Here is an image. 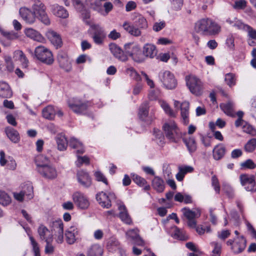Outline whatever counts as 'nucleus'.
<instances>
[{"label":"nucleus","mask_w":256,"mask_h":256,"mask_svg":"<svg viewBox=\"0 0 256 256\" xmlns=\"http://www.w3.org/2000/svg\"><path fill=\"white\" fill-rule=\"evenodd\" d=\"M212 185L216 192V194H220V184L219 180L216 175H214L212 178Z\"/></svg>","instance_id":"obj_58"},{"label":"nucleus","mask_w":256,"mask_h":256,"mask_svg":"<svg viewBox=\"0 0 256 256\" xmlns=\"http://www.w3.org/2000/svg\"><path fill=\"white\" fill-rule=\"evenodd\" d=\"M183 142L190 153L194 152L196 150V144L193 137L183 138Z\"/></svg>","instance_id":"obj_38"},{"label":"nucleus","mask_w":256,"mask_h":256,"mask_svg":"<svg viewBox=\"0 0 256 256\" xmlns=\"http://www.w3.org/2000/svg\"><path fill=\"white\" fill-rule=\"evenodd\" d=\"M58 60L60 66L66 72H69L72 69L71 62L68 55L63 52L58 54Z\"/></svg>","instance_id":"obj_19"},{"label":"nucleus","mask_w":256,"mask_h":256,"mask_svg":"<svg viewBox=\"0 0 256 256\" xmlns=\"http://www.w3.org/2000/svg\"><path fill=\"white\" fill-rule=\"evenodd\" d=\"M26 231L28 233L30 241L31 244L32 246V250L34 252V256H40V250L38 242L35 240L33 236L30 234V229L28 228H24Z\"/></svg>","instance_id":"obj_39"},{"label":"nucleus","mask_w":256,"mask_h":256,"mask_svg":"<svg viewBox=\"0 0 256 256\" xmlns=\"http://www.w3.org/2000/svg\"><path fill=\"white\" fill-rule=\"evenodd\" d=\"M103 249L98 244L92 245L88 250L87 256H102Z\"/></svg>","instance_id":"obj_34"},{"label":"nucleus","mask_w":256,"mask_h":256,"mask_svg":"<svg viewBox=\"0 0 256 256\" xmlns=\"http://www.w3.org/2000/svg\"><path fill=\"white\" fill-rule=\"evenodd\" d=\"M225 81L230 86H233L236 84L234 76L232 74H228L226 75Z\"/></svg>","instance_id":"obj_63"},{"label":"nucleus","mask_w":256,"mask_h":256,"mask_svg":"<svg viewBox=\"0 0 256 256\" xmlns=\"http://www.w3.org/2000/svg\"><path fill=\"white\" fill-rule=\"evenodd\" d=\"M159 76L161 82L167 89L172 90L176 88V80L174 75L170 71L166 70L160 72Z\"/></svg>","instance_id":"obj_8"},{"label":"nucleus","mask_w":256,"mask_h":256,"mask_svg":"<svg viewBox=\"0 0 256 256\" xmlns=\"http://www.w3.org/2000/svg\"><path fill=\"white\" fill-rule=\"evenodd\" d=\"M79 233L80 228L77 224H74L69 227L65 233L66 242L70 244H74Z\"/></svg>","instance_id":"obj_16"},{"label":"nucleus","mask_w":256,"mask_h":256,"mask_svg":"<svg viewBox=\"0 0 256 256\" xmlns=\"http://www.w3.org/2000/svg\"><path fill=\"white\" fill-rule=\"evenodd\" d=\"M19 14L24 22L29 24H34L36 20V16L32 10L26 7L21 8L19 10Z\"/></svg>","instance_id":"obj_14"},{"label":"nucleus","mask_w":256,"mask_h":256,"mask_svg":"<svg viewBox=\"0 0 256 256\" xmlns=\"http://www.w3.org/2000/svg\"><path fill=\"white\" fill-rule=\"evenodd\" d=\"M186 84L192 94L199 96L202 94L204 86L202 81L194 75L186 76Z\"/></svg>","instance_id":"obj_4"},{"label":"nucleus","mask_w":256,"mask_h":256,"mask_svg":"<svg viewBox=\"0 0 256 256\" xmlns=\"http://www.w3.org/2000/svg\"><path fill=\"white\" fill-rule=\"evenodd\" d=\"M125 50L136 62L142 63L144 62L143 50L140 46L136 44H128L124 46Z\"/></svg>","instance_id":"obj_6"},{"label":"nucleus","mask_w":256,"mask_h":256,"mask_svg":"<svg viewBox=\"0 0 256 256\" xmlns=\"http://www.w3.org/2000/svg\"><path fill=\"white\" fill-rule=\"evenodd\" d=\"M122 26L125 30L132 36L138 37L142 34V32L140 28L136 26L131 24L129 22H124Z\"/></svg>","instance_id":"obj_28"},{"label":"nucleus","mask_w":256,"mask_h":256,"mask_svg":"<svg viewBox=\"0 0 256 256\" xmlns=\"http://www.w3.org/2000/svg\"><path fill=\"white\" fill-rule=\"evenodd\" d=\"M109 48L114 56L120 61L125 62L128 60V56L116 44H110L109 45Z\"/></svg>","instance_id":"obj_18"},{"label":"nucleus","mask_w":256,"mask_h":256,"mask_svg":"<svg viewBox=\"0 0 256 256\" xmlns=\"http://www.w3.org/2000/svg\"><path fill=\"white\" fill-rule=\"evenodd\" d=\"M240 166L244 169H254L256 168V164L251 159H248L240 164Z\"/></svg>","instance_id":"obj_55"},{"label":"nucleus","mask_w":256,"mask_h":256,"mask_svg":"<svg viewBox=\"0 0 256 256\" xmlns=\"http://www.w3.org/2000/svg\"><path fill=\"white\" fill-rule=\"evenodd\" d=\"M38 233L40 240L45 242L53 240V234L50 230L44 225H40L38 228Z\"/></svg>","instance_id":"obj_23"},{"label":"nucleus","mask_w":256,"mask_h":256,"mask_svg":"<svg viewBox=\"0 0 256 256\" xmlns=\"http://www.w3.org/2000/svg\"><path fill=\"white\" fill-rule=\"evenodd\" d=\"M143 52L144 54V60L146 58H154L157 54L158 50L156 46L151 44H146L143 47Z\"/></svg>","instance_id":"obj_24"},{"label":"nucleus","mask_w":256,"mask_h":256,"mask_svg":"<svg viewBox=\"0 0 256 256\" xmlns=\"http://www.w3.org/2000/svg\"><path fill=\"white\" fill-rule=\"evenodd\" d=\"M12 95L10 86L6 82H0V96L2 98H10Z\"/></svg>","instance_id":"obj_31"},{"label":"nucleus","mask_w":256,"mask_h":256,"mask_svg":"<svg viewBox=\"0 0 256 256\" xmlns=\"http://www.w3.org/2000/svg\"><path fill=\"white\" fill-rule=\"evenodd\" d=\"M68 106L74 113L77 114H83L88 107L87 102H83L78 99L68 101Z\"/></svg>","instance_id":"obj_12"},{"label":"nucleus","mask_w":256,"mask_h":256,"mask_svg":"<svg viewBox=\"0 0 256 256\" xmlns=\"http://www.w3.org/2000/svg\"><path fill=\"white\" fill-rule=\"evenodd\" d=\"M10 202V196L4 191L0 190V204L7 206Z\"/></svg>","instance_id":"obj_50"},{"label":"nucleus","mask_w":256,"mask_h":256,"mask_svg":"<svg viewBox=\"0 0 256 256\" xmlns=\"http://www.w3.org/2000/svg\"><path fill=\"white\" fill-rule=\"evenodd\" d=\"M48 162L49 160L46 156L44 155L38 156L36 158V164L37 166V170L39 169L41 167H44V166L48 165Z\"/></svg>","instance_id":"obj_48"},{"label":"nucleus","mask_w":256,"mask_h":256,"mask_svg":"<svg viewBox=\"0 0 256 256\" xmlns=\"http://www.w3.org/2000/svg\"><path fill=\"white\" fill-rule=\"evenodd\" d=\"M55 110L54 107L51 106H48L42 110V116L46 119L52 120L54 118Z\"/></svg>","instance_id":"obj_44"},{"label":"nucleus","mask_w":256,"mask_h":256,"mask_svg":"<svg viewBox=\"0 0 256 256\" xmlns=\"http://www.w3.org/2000/svg\"><path fill=\"white\" fill-rule=\"evenodd\" d=\"M24 34L26 36L35 41L42 42L44 38L42 35L38 31L32 28H26L24 30Z\"/></svg>","instance_id":"obj_25"},{"label":"nucleus","mask_w":256,"mask_h":256,"mask_svg":"<svg viewBox=\"0 0 256 256\" xmlns=\"http://www.w3.org/2000/svg\"><path fill=\"white\" fill-rule=\"evenodd\" d=\"M126 74L128 75L132 80L140 82L142 80V77L138 72L132 66H128L126 68Z\"/></svg>","instance_id":"obj_37"},{"label":"nucleus","mask_w":256,"mask_h":256,"mask_svg":"<svg viewBox=\"0 0 256 256\" xmlns=\"http://www.w3.org/2000/svg\"><path fill=\"white\" fill-rule=\"evenodd\" d=\"M96 198L102 207L108 208L112 206V201L115 200L116 196L113 192H109L107 194L103 192H101L96 194Z\"/></svg>","instance_id":"obj_9"},{"label":"nucleus","mask_w":256,"mask_h":256,"mask_svg":"<svg viewBox=\"0 0 256 256\" xmlns=\"http://www.w3.org/2000/svg\"><path fill=\"white\" fill-rule=\"evenodd\" d=\"M158 104L165 112L171 117H175L176 114L172 110L168 104L164 100H158Z\"/></svg>","instance_id":"obj_43"},{"label":"nucleus","mask_w":256,"mask_h":256,"mask_svg":"<svg viewBox=\"0 0 256 256\" xmlns=\"http://www.w3.org/2000/svg\"><path fill=\"white\" fill-rule=\"evenodd\" d=\"M72 200L76 205L80 209H86L90 206L88 198L81 192H75L72 195Z\"/></svg>","instance_id":"obj_11"},{"label":"nucleus","mask_w":256,"mask_h":256,"mask_svg":"<svg viewBox=\"0 0 256 256\" xmlns=\"http://www.w3.org/2000/svg\"><path fill=\"white\" fill-rule=\"evenodd\" d=\"M152 188L158 192H164L165 185L164 180L159 176H156L152 182Z\"/></svg>","instance_id":"obj_33"},{"label":"nucleus","mask_w":256,"mask_h":256,"mask_svg":"<svg viewBox=\"0 0 256 256\" xmlns=\"http://www.w3.org/2000/svg\"><path fill=\"white\" fill-rule=\"evenodd\" d=\"M91 38L94 42L98 45H102L106 36V34L104 28L99 25L91 26Z\"/></svg>","instance_id":"obj_7"},{"label":"nucleus","mask_w":256,"mask_h":256,"mask_svg":"<svg viewBox=\"0 0 256 256\" xmlns=\"http://www.w3.org/2000/svg\"><path fill=\"white\" fill-rule=\"evenodd\" d=\"M246 240L243 236L237 237L234 240V246L231 247V249L234 253L238 254L244 250L246 247Z\"/></svg>","instance_id":"obj_17"},{"label":"nucleus","mask_w":256,"mask_h":256,"mask_svg":"<svg viewBox=\"0 0 256 256\" xmlns=\"http://www.w3.org/2000/svg\"><path fill=\"white\" fill-rule=\"evenodd\" d=\"M256 148V138H252L248 140L244 146V150L246 152H252Z\"/></svg>","instance_id":"obj_51"},{"label":"nucleus","mask_w":256,"mask_h":256,"mask_svg":"<svg viewBox=\"0 0 256 256\" xmlns=\"http://www.w3.org/2000/svg\"><path fill=\"white\" fill-rule=\"evenodd\" d=\"M28 50L32 56L36 57L44 64L50 65L54 62L52 52L44 46H39L36 47L34 52L30 49H28Z\"/></svg>","instance_id":"obj_2"},{"label":"nucleus","mask_w":256,"mask_h":256,"mask_svg":"<svg viewBox=\"0 0 256 256\" xmlns=\"http://www.w3.org/2000/svg\"><path fill=\"white\" fill-rule=\"evenodd\" d=\"M69 144L70 147L76 150V154H82L84 152V148L82 144L78 139L74 138H71L69 141Z\"/></svg>","instance_id":"obj_35"},{"label":"nucleus","mask_w":256,"mask_h":256,"mask_svg":"<svg viewBox=\"0 0 256 256\" xmlns=\"http://www.w3.org/2000/svg\"><path fill=\"white\" fill-rule=\"evenodd\" d=\"M56 140L58 149L59 150L64 151L66 150L68 146V140L64 134H58L56 137Z\"/></svg>","instance_id":"obj_32"},{"label":"nucleus","mask_w":256,"mask_h":256,"mask_svg":"<svg viewBox=\"0 0 256 256\" xmlns=\"http://www.w3.org/2000/svg\"><path fill=\"white\" fill-rule=\"evenodd\" d=\"M76 178L78 183L83 187L89 188L92 184V178L89 174L83 170H79L76 173Z\"/></svg>","instance_id":"obj_15"},{"label":"nucleus","mask_w":256,"mask_h":256,"mask_svg":"<svg viewBox=\"0 0 256 256\" xmlns=\"http://www.w3.org/2000/svg\"><path fill=\"white\" fill-rule=\"evenodd\" d=\"M184 216L188 220L198 218L200 214L199 212H196L187 208H184L182 210Z\"/></svg>","instance_id":"obj_46"},{"label":"nucleus","mask_w":256,"mask_h":256,"mask_svg":"<svg viewBox=\"0 0 256 256\" xmlns=\"http://www.w3.org/2000/svg\"><path fill=\"white\" fill-rule=\"evenodd\" d=\"M190 104L188 102H184L180 104L181 116L184 124H188L189 122Z\"/></svg>","instance_id":"obj_30"},{"label":"nucleus","mask_w":256,"mask_h":256,"mask_svg":"<svg viewBox=\"0 0 256 256\" xmlns=\"http://www.w3.org/2000/svg\"><path fill=\"white\" fill-rule=\"evenodd\" d=\"M6 133L9 139L14 143H18L20 140V136L17 130L12 128H7Z\"/></svg>","instance_id":"obj_36"},{"label":"nucleus","mask_w":256,"mask_h":256,"mask_svg":"<svg viewBox=\"0 0 256 256\" xmlns=\"http://www.w3.org/2000/svg\"><path fill=\"white\" fill-rule=\"evenodd\" d=\"M53 240L46 242V245L44 248V252L48 254H52L54 250V247L52 244Z\"/></svg>","instance_id":"obj_62"},{"label":"nucleus","mask_w":256,"mask_h":256,"mask_svg":"<svg viewBox=\"0 0 256 256\" xmlns=\"http://www.w3.org/2000/svg\"><path fill=\"white\" fill-rule=\"evenodd\" d=\"M148 104L146 102L142 103L139 108L138 116L140 119L150 124L152 122V118L148 117Z\"/></svg>","instance_id":"obj_21"},{"label":"nucleus","mask_w":256,"mask_h":256,"mask_svg":"<svg viewBox=\"0 0 256 256\" xmlns=\"http://www.w3.org/2000/svg\"><path fill=\"white\" fill-rule=\"evenodd\" d=\"M210 244L214 246L212 256H220L222 251V244L214 242H211Z\"/></svg>","instance_id":"obj_53"},{"label":"nucleus","mask_w":256,"mask_h":256,"mask_svg":"<svg viewBox=\"0 0 256 256\" xmlns=\"http://www.w3.org/2000/svg\"><path fill=\"white\" fill-rule=\"evenodd\" d=\"M132 180L134 182L140 186H144L147 184L146 180L137 174L132 175Z\"/></svg>","instance_id":"obj_59"},{"label":"nucleus","mask_w":256,"mask_h":256,"mask_svg":"<svg viewBox=\"0 0 256 256\" xmlns=\"http://www.w3.org/2000/svg\"><path fill=\"white\" fill-rule=\"evenodd\" d=\"M119 212V218L124 223L126 224H131L132 220L129 216L126 207L122 204H120L118 206Z\"/></svg>","instance_id":"obj_26"},{"label":"nucleus","mask_w":256,"mask_h":256,"mask_svg":"<svg viewBox=\"0 0 256 256\" xmlns=\"http://www.w3.org/2000/svg\"><path fill=\"white\" fill-rule=\"evenodd\" d=\"M113 8V4L110 2H104L103 6L100 2L97 7L96 12L102 16H106L112 10Z\"/></svg>","instance_id":"obj_29"},{"label":"nucleus","mask_w":256,"mask_h":256,"mask_svg":"<svg viewBox=\"0 0 256 256\" xmlns=\"http://www.w3.org/2000/svg\"><path fill=\"white\" fill-rule=\"evenodd\" d=\"M0 164L4 166L6 164V168L8 170H14L16 168V163L13 158L9 156L7 160L5 158V154L4 152H0Z\"/></svg>","instance_id":"obj_22"},{"label":"nucleus","mask_w":256,"mask_h":256,"mask_svg":"<svg viewBox=\"0 0 256 256\" xmlns=\"http://www.w3.org/2000/svg\"><path fill=\"white\" fill-rule=\"evenodd\" d=\"M243 131L252 136L256 135V130L249 124H246L242 127Z\"/></svg>","instance_id":"obj_64"},{"label":"nucleus","mask_w":256,"mask_h":256,"mask_svg":"<svg viewBox=\"0 0 256 256\" xmlns=\"http://www.w3.org/2000/svg\"><path fill=\"white\" fill-rule=\"evenodd\" d=\"M225 153V148L222 144L217 145L213 150V156L216 160H219Z\"/></svg>","instance_id":"obj_41"},{"label":"nucleus","mask_w":256,"mask_h":256,"mask_svg":"<svg viewBox=\"0 0 256 256\" xmlns=\"http://www.w3.org/2000/svg\"><path fill=\"white\" fill-rule=\"evenodd\" d=\"M14 56L18 58L24 68L28 66V60L22 50H16L14 52Z\"/></svg>","instance_id":"obj_47"},{"label":"nucleus","mask_w":256,"mask_h":256,"mask_svg":"<svg viewBox=\"0 0 256 256\" xmlns=\"http://www.w3.org/2000/svg\"><path fill=\"white\" fill-rule=\"evenodd\" d=\"M38 173L44 178L52 180L56 178L58 176L56 168L51 164H48L38 169Z\"/></svg>","instance_id":"obj_13"},{"label":"nucleus","mask_w":256,"mask_h":256,"mask_svg":"<svg viewBox=\"0 0 256 256\" xmlns=\"http://www.w3.org/2000/svg\"><path fill=\"white\" fill-rule=\"evenodd\" d=\"M248 24H244L241 20L237 18L233 27L237 30L245 31L248 26Z\"/></svg>","instance_id":"obj_57"},{"label":"nucleus","mask_w":256,"mask_h":256,"mask_svg":"<svg viewBox=\"0 0 256 256\" xmlns=\"http://www.w3.org/2000/svg\"><path fill=\"white\" fill-rule=\"evenodd\" d=\"M52 14L58 17L66 18L68 16V12L63 6L57 4H53L51 6Z\"/></svg>","instance_id":"obj_27"},{"label":"nucleus","mask_w":256,"mask_h":256,"mask_svg":"<svg viewBox=\"0 0 256 256\" xmlns=\"http://www.w3.org/2000/svg\"><path fill=\"white\" fill-rule=\"evenodd\" d=\"M32 11L42 22L46 25L50 24V20L46 12V6L40 0H34L32 6Z\"/></svg>","instance_id":"obj_5"},{"label":"nucleus","mask_w":256,"mask_h":256,"mask_svg":"<svg viewBox=\"0 0 256 256\" xmlns=\"http://www.w3.org/2000/svg\"><path fill=\"white\" fill-rule=\"evenodd\" d=\"M246 0H236L233 5V8L236 10H244L246 6Z\"/></svg>","instance_id":"obj_60"},{"label":"nucleus","mask_w":256,"mask_h":256,"mask_svg":"<svg viewBox=\"0 0 256 256\" xmlns=\"http://www.w3.org/2000/svg\"><path fill=\"white\" fill-rule=\"evenodd\" d=\"M138 232L139 230L138 228L131 229L126 232V236L128 238L134 241L140 236Z\"/></svg>","instance_id":"obj_56"},{"label":"nucleus","mask_w":256,"mask_h":256,"mask_svg":"<svg viewBox=\"0 0 256 256\" xmlns=\"http://www.w3.org/2000/svg\"><path fill=\"white\" fill-rule=\"evenodd\" d=\"M241 184L244 186L248 192H256V184L254 176H250L247 174H242L240 176Z\"/></svg>","instance_id":"obj_10"},{"label":"nucleus","mask_w":256,"mask_h":256,"mask_svg":"<svg viewBox=\"0 0 256 256\" xmlns=\"http://www.w3.org/2000/svg\"><path fill=\"white\" fill-rule=\"evenodd\" d=\"M119 242L115 238H110L107 244V248L110 251L114 250L118 248Z\"/></svg>","instance_id":"obj_52"},{"label":"nucleus","mask_w":256,"mask_h":256,"mask_svg":"<svg viewBox=\"0 0 256 256\" xmlns=\"http://www.w3.org/2000/svg\"><path fill=\"white\" fill-rule=\"evenodd\" d=\"M0 32L8 40H12L18 38V36L17 33L11 32H8L4 31L2 28L0 27Z\"/></svg>","instance_id":"obj_49"},{"label":"nucleus","mask_w":256,"mask_h":256,"mask_svg":"<svg viewBox=\"0 0 256 256\" xmlns=\"http://www.w3.org/2000/svg\"><path fill=\"white\" fill-rule=\"evenodd\" d=\"M194 30L195 32L202 36H214L220 32L221 26L212 19L205 18L195 22Z\"/></svg>","instance_id":"obj_1"},{"label":"nucleus","mask_w":256,"mask_h":256,"mask_svg":"<svg viewBox=\"0 0 256 256\" xmlns=\"http://www.w3.org/2000/svg\"><path fill=\"white\" fill-rule=\"evenodd\" d=\"M195 229L196 232L200 235L204 234L206 232H211V228L210 226H206L205 228L201 224L196 226Z\"/></svg>","instance_id":"obj_61"},{"label":"nucleus","mask_w":256,"mask_h":256,"mask_svg":"<svg viewBox=\"0 0 256 256\" xmlns=\"http://www.w3.org/2000/svg\"><path fill=\"white\" fill-rule=\"evenodd\" d=\"M46 36L51 43L56 48H60L62 45V40L60 36L53 30H48L46 34Z\"/></svg>","instance_id":"obj_20"},{"label":"nucleus","mask_w":256,"mask_h":256,"mask_svg":"<svg viewBox=\"0 0 256 256\" xmlns=\"http://www.w3.org/2000/svg\"><path fill=\"white\" fill-rule=\"evenodd\" d=\"M52 230L55 232H62L64 231V225L62 220L58 219L54 220L50 224Z\"/></svg>","instance_id":"obj_45"},{"label":"nucleus","mask_w":256,"mask_h":256,"mask_svg":"<svg viewBox=\"0 0 256 256\" xmlns=\"http://www.w3.org/2000/svg\"><path fill=\"white\" fill-rule=\"evenodd\" d=\"M75 164L78 167H80L83 164L88 165L90 164V159L86 156H80L78 155L77 160Z\"/></svg>","instance_id":"obj_54"},{"label":"nucleus","mask_w":256,"mask_h":256,"mask_svg":"<svg viewBox=\"0 0 256 256\" xmlns=\"http://www.w3.org/2000/svg\"><path fill=\"white\" fill-rule=\"evenodd\" d=\"M220 106L221 110L226 115L232 117H234L235 116V114L233 110V104L231 102H228L226 104H221Z\"/></svg>","instance_id":"obj_40"},{"label":"nucleus","mask_w":256,"mask_h":256,"mask_svg":"<svg viewBox=\"0 0 256 256\" xmlns=\"http://www.w3.org/2000/svg\"><path fill=\"white\" fill-rule=\"evenodd\" d=\"M166 138L171 142H178L182 138V132L174 122L165 123L162 126Z\"/></svg>","instance_id":"obj_3"},{"label":"nucleus","mask_w":256,"mask_h":256,"mask_svg":"<svg viewBox=\"0 0 256 256\" xmlns=\"http://www.w3.org/2000/svg\"><path fill=\"white\" fill-rule=\"evenodd\" d=\"M136 26L138 27L140 30H145L148 27V22L146 19L142 15L138 14L136 16L134 21Z\"/></svg>","instance_id":"obj_42"}]
</instances>
